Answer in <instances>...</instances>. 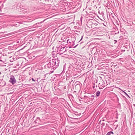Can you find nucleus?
Instances as JSON below:
<instances>
[{
    "instance_id": "f257e3e1",
    "label": "nucleus",
    "mask_w": 135,
    "mask_h": 135,
    "mask_svg": "<svg viewBox=\"0 0 135 135\" xmlns=\"http://www.w3.org/2000/svg\"><path fill=\"white\" fill-rule=\"evenodd\" d=\"M59 62L60 60L58 58L55 59H53L50 60V62L47 64L45 66L47 67L49 70H51L50 73L51 74L59 66Z\"/></svg>"
},
{
    "instance_id": "f03ea898",
    "label": "nucleus",
    "mask_w": 135,
    "mask_h": 135,
    "mask_svg": "<svg viewBox=\"0 0 135 135\" xmlns=\"http://www.w3.org/2000/svg\"><path fill=\"white\" fill-rule=\"evenodd\" d=\"M9 82L11 83L13 85L15 84L16 82V80L14 76L11 75L10 76Z\"/></svg>"
},
{
    "instance_id": "7ed1b4c3",
    "label": "nucleus",
    "mask_w": 135,
    "mask_h": 135,
    "mask_svg": "<svg viewBox=\"0 0 135 135\" xmlns=\"http://www.w3.org/2000/svg\"><path fill=\"white\" fill-rule=\"evenodd\" d=\"M6 62V56L3 55L0 56V63H3Z\"/></svg>"
},
{
    "instance_id": "20e7f679",
    "label": "nucleus",
    "mask_w": 135,
    "mask_h": 135,
    "mask_svg": "<svg viewBox=\"0 0 135 135\" xmlns=\"http://www.w3.org/2000/svg\"><path fill=\"white\" fill-rule=\"evenodd\" d=\"M75 85V88H78L79 89H80V83L78 81H76L74 84V85Z\"/></svg>"
},
{
    "instance_id": "39448f33",
    "label": "nucleus",
    "mask_w": 135,
    "mask_h": 135,
    "mask_svg": "<svg viewBox=\"0 0 135 135\" xmlns=\"http://www.w3.org/2000/svg\"><path fill=\"white\" fill-rule=\"evenodd\" d=\"M40 119L39 118H37L36 120H35L34 121V122L35 123H37L38 124L39 123L40 121Z\"/></svg>"
},
{
    "instance_id": "423d86ee",
    "label": "nucleus",
    "mask_w": 135,
    "mask_h": 135,
    "mask_svg": "<svg viewBox=\"0 0 135 135\" xmlns=\"http://www.w3.org/2000/svg\"><path fill=\"white\" fill-rule=\"evenodd\" d=\"M89 99L91 100H93L94 98V95H92L90 96H89Z\"/></svg>"
},
{
    "instance_id": "0eeeda50",
    "label": "nucleus",
    "mask_w": 135,
    "mask_h": 135,
    "mask_svg": "<svg viewBox=\"0 0 135 135\" xmlns=\"http://www.w3.org/2000/svg\"><path fill=\"white\" fill-rule=\"evenodd\" d=\"M100 94V92L99 91H98L96 93V95L97 97H99Z\"/></svg>"
},
{
    "instance_id": "6e6552de",
    "label": "nucleus",
    "mask_w": 135,
    "mask_h": 135,
    "mask_svg": "<svg viewBox=\"0 0 135 135\" xmlns=\"http://www.w3.org/2000/svg\"><path fill=\"white\" fill-rule=\"evenodd\" d=\"M111 134H113V133L111 131L107 133L106 135H110Z\"/></svg>"
},
{
    "instance_id": "1a4fd4ad",
    "label": "nucleus",
    "mask_w": 135,
    "mask_h": 135,
    "mask_svg": "<svg viewBox=\"0 0 135 135\" xmlns=\"http://www.w3.org/2000/svg\"><path fill=\"white\" fill-rule=\"evenodd\" d=\"M64 48H65V47H61L60 49V50H60V51H63Z\"/></svg>"
},
{
    "instance_id": "9d476101",
    "label": "nucleus",
    "mask_w": 135,
    "mask_h": 135,
    "mask_svg": "<svg viewBox=\"0 0 135 135\" xmlns=\"http://www.w3.org/2000/svg\"><path fill=\"white\" fill-rule=\"evenodd\" d=\"M84 96L85 98L86 99H88V98H89V96L88 95Z\"/></svg>"
},
{
    "instance_id": "9b49d317",
    "label": "nucleus",
    "mask_w": 135,
    "mask_h": 135,
    "mask_svg": "<svg viewBox=\"0 0 135 135\" xmlns=\"http://www.w3.org/2000/svg\"><path fill=\"white\" fill-rule=\"evenodd\" d=\"M16 31H15V32H11V33H10L9 34V35H12V34H13L14 33H16Z\"/></svg>"
},
{
    "instance_id": "f8f14e48",
    "label": "nucleus",
    "mask_w": 135,
    "mask_h": 135,
    "mask_svg": "<svg viewBox=\"0 0 135 135\" xmlns=\"http://www.w3.org/2000/svg\"><path fill=\"white\" fill-rule=\"evenodd\" d=\"M105 123H102V124H101V125L102 126H104L105 125Z\"/></svg>"
},
{
    "instance_id": "ddd939ff",
    "label": "nucleus",
    "mask_w": 135,
    "mask_h": 135,
    "mask_svg": "<svg viewBox=\"0 0 135 135\" xmlns=\"http://www.w3.org/2000/svg\"><path fill=\"white\" fill-rule=\"evenodd\" d=\"M114 44H116L117 42V41L116 40H115L114 41Z\"/></svg>"
},
{
    "instance_id": "4468645a",
    "label": "nucleus",
    "mask_w": 135,
    "mask_h": 135,
    "mask_svg": "<svg viewBox=\"0 0 135 135\" xmlns=\"http://www.w3.org/2000/svg\"><path fill=\"white\" fill-rule=\"evenodd\" d=\"M31 79L33 81H36V80L34 79L33 78H32Z\"/></svg>"
},
{
    "instance_id": "2eb2a0df",
    "label": "nucleus",
    "mask_w": 135,
    "mask_h": 135,
    "mask_svg": "<svg viewBox=\"0 0 135 135\" xmlns=\"http://www.w3.org/2000/svg\"><path fill=\"white\" fill-rule=\"evenodd\" d=\"M124 93H125V94H126V95L127 96H128V97H129L128 95V94H127V93L126 92H124Z\"/></svg>"
},
{
    "instance_id": "dca6fc26",
    "label": "nucleus",
    "mask_w": 135,
    "mask_h": 135,
    "mask_svg": "<svg viewBox=\"0 0 135 135\" xmlns=\"http://www.w3.org/2000/svg\"><path fill=\"white\" fill-rule=\"evenodd\" d=\"M73 80H70V81H69V83H70L71 82H73Z\"/></svg>"
},
{
    "instance_id": "f3484780",
    "label": "nucleus",
    "mask_w": 135,
    "mask_h": 135,
    "mask_svg": "<svg viewBox=\"0 0 135 135\" xmlns=\"http://www.w3.org/2000/svg\"><path fill=\"white\" fill-rule=\"evenodd\" d=\"M12 25V24H10V26H13L14 25Z\"/></svg>"
},
{
    "instance_id": "a211bd4d",
    "label": "nucleus",
    "mask_w": 135,
    "mask_h": 135,
    "mask_svg": "<svg viewBox=\"0 0 135 135\" xmlns=\"http://www.w3.org/2000/svg\"><path fill=\"white\" fill-rule=\"evenodd\" d=\"M83 36H82L81 38V39H80V41H81V40L82 39H83Z\"/></svg>"
},
{
    "instance_id": "6ab92c4d",
    "label": "nucleus",
    "mask_w": 135,
    "mask_h": 135,
    "mask_svg": "<svg viewBox=\"0 0 135 135\" xmlns=\"http://www.w3.org/2000/svg\"><path fill=\"white\" fill-rule=\"evenodd\" d=\"M78 45V44L77 45H76L75 46H74L73 47L74 48H75V47H76Z\"/></svg>"
},
{
    "instance_id": "aec40b11",
    "label": "nucleus",
    "mask_w": 135,
    "mask_h": 135,
    "mask_svg": "<svg viewBox=\"0 0 135 135\" xmlns=\"http://www.w3.org/2000/svg\"><path fill=\"white\" fill-rule=\"evenodd\" d=\"M45 20H44L43 21H41V22H40V23H42V22H43Z\"/></svg>"
},
{
    "instance_id": "412c9836",
    "label": "nucleus",
    "mask_w": 135,
    "mask_h": 135,
    "mask_svg": "<svg viewBox=\"0 0 135 135\" xmlns=\"http://www.w3.org/2000/svg\"><path fill=\"white\" fill-rule=\"evenodd\" d=\"M74 45V42H73V44H72V46H73Z\"/></svg>"
},
{
    "instance_id": "4be33fe9",
    "label": "nucleus",
    "mask_w": 135,
    "mask_h": 135,
    "mask_svg": "<svg viewBox=\"0 0 135 135\" xmlns=\"http://www.w3.org/2000/svg\"><path fill=\"white\" fill-rule=\"evenodd\" d=\"M69 40L68 39V40H67V42L68 43V42H69Z\"/></svg>"
},
{
    "instance_id": "5701e85b",
    "label": "nucleus",
    "mask_w": 135,
    "mask_h": 135,
    "mask_svg": "<svg viewBox=\"0 0 135 135\" xmlns=\"http://www.w3.org/2000/svg\"><path fill=\"white\" fill-rule=\"evenodd\" d=\"M82 17H81L80 18V20H81V21H82Z\"/></svg>"
},
{
    "instance_id": "b1692460",
    "label": "nucleus",
    "mask_w": 135,
    "mask_h": 135,
    "mask_svg": "<svg viewBox=\"0 0 135 135\" xmlns=\"http://www.w3.org/2000/svg\"><path fill=\"white\" fill-rule=\"evenodd\" d=\"M129 1L130 2H131V0H129Z\"/></svg>"
},
{
    "instance_id": "393cba45",
    "label": "nucleus",
    "mask_w": 135,
    "mask_h": 135,
    "mask_svg": "<svg viewBox=\"0 0 135 135\" xmlns=\"http://www.w3.org/2000/svg\"><path fill=\"white\" fill-rule=\"evenodd\" d=\"M93 87V88H94V87H95V86H94V85Z\"/></svg>"
},
{
    "instance_id": "a878e982",
    "label": "nucleus",
    "mask_w": 135,
    "mask_h": 135,
    "mask_svg": "<svg viewBox=\"0 0 135 135\" xmlns=\"http://www.w3.org/2000/svg\"><path fill=\"white\" fill-rule=\"evenodd\" d=\"M71 47H70V48H71Z\"/></svg>"
},
{
    "instance_id": "bb28decb",
    "label": "nucleus",
    "mask_w": 135,
    "mask_h": 135,
    "mask_svg": "<svg viewBox=\"0 0 135 135\" xmlns=\"http://www.w3.org/2000/svg\"><path fill=\"white\" fill-rule=\"evenodd\" d=\"M69 43H71V42H69Z\"/></svg>"
}]
</instances>
